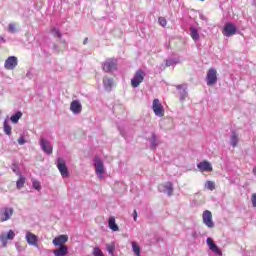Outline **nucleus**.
I'll use <instances>...</instances> for the list:
<instances>
[{
	"mask_svg": "<svg viewBox=\"0 0 256 256\" xmlns=\"http://www.w3.org/2000/svg\"><path fill=\"white\" fill-rule=\"evenodd\" d=\"M83 110V106L81 105V102L79 100H73L70 104V111L74 113V115H79L81 111Z\"/></svg>",
	"mask_w": 256,
	"mask_h": 256,
	"instance_id": "nucleus-16",
	"label": "nucleus"
},
{
	"mask_svg": "<svg viewBox=\"0 0 256 256\" xmlns=\"http://www.w3.org/2000/svg\"><path fill=\"white\" fill-rule=\"evenodd\" d=\"M39 145L41 147V150L47 155L53 154V145H51V142H49V140L45 138H40Z\"/></svg>",
	"mask_w": 256,
	"mask_h": 256,
	"instance_id": "nucleus-8",
	"label": "nucleus"
},
{
	"mask_svg": "<svg viewBox=\"0 0 256 256\" xmlns=\"http://www.w3.org/2000/svg\"><path fill=\"white\" fill-rule=\"evenodd\" d=\"M134 221H137V210H134Z\"/></svg>",
	"mask_w": 256,
	"mask_h": 256,
	"instance_id": "nucleus-42",
	"label": "nucleus"
},
{
	"mask_svg": "<svg viewBox=\"0 0 256 256\" xmlns=\"http://www.w3.org/2000/svg\"><path fill=\"white\" fill-rule=\"evenodd\" d=\"M32 187L33 189H36V191H41V182L37 180H33Z\"/></svg>",
	"mask_w": 256,
	"mask_h": 256,
	"instance_id": "nucleus-34",
	"label": "nucleus"
},
{
	"mask_svg": "<svg viewBox=\"0 0 256 256\" xmlns=\"http://www.w3.org/2000/svg\"><path fill=\"white\" fill-rule=\"evenodd\" d=\"M94 167L98 179H103V175H105V164H103V160L99 156L94 158Z\"/></svg>",
	"mask_w": 256,
	"mask_h": 256,
	"instance_id": "nucleus-1",
	"label": "nucleus"
},
{
	"mask_svg": "<svg viewBox=\"0 0 256 256\" xmlns=\"http://www.w3.org/2000/svg\"><path fill=\"white\" fill-rule=\"evenodd\" d=\"M144 80L145 71L139 69L135 72L133 78L131 79V86L134 87V89H136L137 87H139V85H141V83H143Z\"/></svg>",
	"mask_w": 256,
	"mask_h": 256,
	"instance_id": "nucleus-2",
	"label": "nucleus"
},
{
	"mask_svg": "<svg viewBox=\"0 0 256 256\" xmlns=\"http://www.w3.org/2000/svg\"><path fill=\"white\" fill-rule=\"evenodd\" d=\"M8 31H9V33H16L17 32V28L15 26V23H10L9 24Z\"/></svg>",
	"mask_w": 256,
	"mask_h": 256,
	"instance_id": "nucleus-37",
	"label": "nucleus"
},
{
	"mask_svg": "<svg viewBox=\"0 0 256 256\" xmlns=\"http://www.w3.org/2000/svg\"><path fill=\"white\" fill-rule=\"evenodd\" d=\"M103 84L106 91H111V88L113 87V79L105 77L103 79Z\"/></svg>",
	"mask_w": 256,
	"mask_h": 256,
	"instance_id": "nucleus-23",
	"label": "nucleus"
},
{
	"mask_svg": "<svg viewBox=\"0 0 256 256\" xmlns=\"http://www.w3.org/2000/svg\"><path fill=\"white\" fill-rule=\"evenodd\" d=\"M177 91H179L180 101H185V98L189 96L187 93V84L177 85Z\"/></svg>",
	"mask_w": 256,
	"mask_h": 256,
	"instance_id": "nucleus-18",
	"label": "nucleus"
},
{
	"mask_svg": "<svg viewBox=\"0 0 256 256\" xmlns=\"http://www.w3.org/2000/svg\"><path fill=\"white\" fill-rule=\"evenodd\" d=\"M54 256H67L69 254V247L61 245L59 249L53 251Z\"/></svg>",
	"mask_w": 256,
	"mask_h": 256,
	"instance_id": "nucleus-19",
	"label": "nucleus"
},
{
	"mask_svg": "<svg viewBox=\"0 0 256 256\" xmlns=\"http://www.w3.org/2000/svg\"><path fill=\"white\" fill-rule=\"evenodd\" d=\"M13 213L15 210L11 207H3L0 209V221L1 223H5V221H9L11 217H13Z\"/></svg>",
	"mask_w": 256,
	"mask_h": 256,
	"instance_id": "nucleus-3",
	"label": "nucleus"
},
{
	"mask_svg": "<svg viewBox=\"0 0 256 256\" xmlns=\"http://www.w3.org/2000/svg\"><path fill=\"white\" fill-rule=\"evenodd\" d=\"M152 110L156 117H164L165 109L163 108V104L159 101V99H154L152 103Z\"/></svg>",
	"mask_w": 256,
	"mask_h": 256,
	"instance_id": "nucleus-4",
	"label": "nucleus"
},
{
	"mask_svg": "<svg viewBox=\"0 0 256 256\" xmlns=\"http://www.w3.org/2000/svg\"><path fill=\"white\" fill-rule=\"evenodd\" d=\"M158 21L162 27H165L167 25V20L163 17H160Z\"/></svg>",
	"mask_w": 256,
	"mask_h": 256,
	"instance_id": "nucleus-38",
	"label": "nucleus"
},
{
	"mask_svg": "<svg viewBox=\"0 0 256 256\" xmlns=\"http://www.w3.org/2000/svg\"><path fill=\"white\" fill-rule=\"evenodd\" d=\"M224 37H233L237 33V26L235 24L228 22L224 25L222 30Z\"/></svg>",
	"mask_w": 256,
	"mask_h": 256,
	"instance_id": "nucleus-5",
	"label": "nucleus"
},
{
	"mask_svg": "<svg viewBox=\"0 0 256 256\" xmlns=\"http://www.w3.org/2000/svg\"><path fill=\"white\" fill-rule=\"evenodd\" d=\"M3 129H4L5 135L11 136L12 128H11V125H9V118H6L4 120Z\"/></svg>",
	"mask_w": 256,
	"mask_h": 256,
	"instance_id": "nucleus-22",
	"label": "nucleus"
},
{
	"mask_svg": "<svg viewBox=\"0 0 256 256\" xmlns=\"http://www.w3.org/2000/svg\"><path fill=\"white\" fill-rule=\"evenodd\" d=\"M108 227L111 231H119V226L115 222V217L111 216L108 220Z\"/></svg>",
	"mask_w": 256,
	"mask_h": 256,
	"instance_id": "nucleus-20",
	"label": "nucleus"
},
{
	"mask_svg": "<svg viewBox=\"0 0 256 256\" xmlns=\"http://www.w3.org/2000/svg\"><path fill=\"white\" fill-rule=\"evenodd\" d=\"M238 143H239V136L237 135L236 132H232L230 137V145H232V147H237Z\"/></svg>",
	"mask_w": 256,
	"mask_h": 256,
	"instance_id": "nucleus-25",
	"label": "nucleus"
},
{
	"mask_svg": "<svg viewBox=\"0 0 256 256\" xmlns=\"http://www.w3.org/2000/svg\"><path fill=\"white\" fill-rule=\"evenodd\" d=\"M190 36L193 39V41H199V30H197L195 26L190 27Z\"/></svg>",
	"mask_w": 256,
	"mask_h": 256,
	"instance_id": "nucleus-21",
	"label": "nucleus"
},
{
	"mask_svg": "<svg viewBox=\"0 0 256 256\" xmlns=\"http://www.w3.org/2000/svg\"><path fill=\"white\" fill-rule=\"evenodd\" d=\"M17 65H19V60H17V57L9 56L4 62V69H7V71H13Z\"/></svg>",
	"mask_w": 256,
	"mask_h": 256,
	"instance_id": "nucleus-9",
	"label": "nucleus"
},
{
	"mask_svg": "<svg viewBox=\"0 0 256 256\" xmlns=\"http://www.w3.org/2000/svg\"><path fill=\"white\" fill-rule=\"evenodd\" d=\"M200 19L205 20V16L200 15Z\"/></svg>",
	"mask_w": 256,
	"mask_h": 256,
	"instance_id": "nucleus-44",
	"label": "nucleus"
},
{
	"mask_svg": "<svg viewBox=\"0 0 256 256\" xmlns=\"http://www.w3.org/2000/svg\"><path fill=\"white\" fill-rule=\"evenodd\" d=\"M51 33H52V35H54V37H58L59 39H61V37H62V34L58 28H52Z\"/></svg>",
	"mask_w": 256,
	"mask_h": 256,
	"instance_id": "nucleus-35",
	"label": "nucleus"
},
{
	"mask_svg": "<svg viewBox=\"0 0 256 256\" xmlns=\"http://www.w3.org/2000/svg\"><path fill=\"white\" fill-rule=\"evenodd\" d=\"M92 255L93 256H105L103 254V251H101V248H99V247H94V249L92 251Z\"/></svg>",
	"mask_w": 256,
	"mask_h": 256,
	"instance_id": "nucleus-31",
	"label": "nucleus"
},
{
	"mask_svg": "<svg viewBox=\"0 0 256 256\" xmlns=\"http://www.w3.org/2000/svg\"><path fill=\"white\" fill-rule=\"evenodd\" d=\"M102 69L105 71V73H111V71H115V69H117V60L113 58L107 59L103 63Z\"/></svg>",
	"mask_w": 256,
	"mask_h": 256,
	"instance_id": "nucleus-7",
	"label": "nucleus"
},
{
	"mask_svg": "<svg viewBox=\"0 0 256 256\" xmlns=\"http://www.w3.org/2000/svg\"><path fill=\"white\" fill-rule=\"evenodd\" d=\"M206 243H207L210 251H212V253H214V255L223 256V252H221V249H219V247L217 246V244H215L213 239L207 238Z\"/></svg>",
	"mask_w": 256,
	"mask_h": 256,
	"instance_id": "nucleus-14",
	"label": "nucleus"
},
{
	"mask_svg": "<svg viewBox=\"0 0 256 256\" xmlns=\"http://www.w3.org/2000/svg\"><path fill=\"white\" fill-rule=\"evenodd\" d=\"M132 250L136 256H141V247L136 242H132Z\"/></svg>",
	"mask_w": 256,
	"mask_h": 256,
	"instance_id": "nucleus-30",
	"label": "nucleus"
},
{
	"mask_svg": "<svg viewBox=\"0 0 256 256\" xmlns=\"http://www.w3.org/2000/svg\"><path fill=\"white\" fill-rule=\"evenodd\" d=\"M16 249L19 252L23 251V247H21V245H19V244H16Z\"/></svg>",
	"mask_w": 256,
	"mask_h": 256,
	"instance_id": "nucleus-41",
	"label": "nucleus"
},
{
	"mask_svg": "<svg viewBox=\"0 0 256 256\" xmlns=\"http://www.w3.org/2000/svg\"><path fill=\"white\" fill-rule=\"evenodd\" d=\"M205 187L206 189H209V191H215V182L207 181Z\"/></svg>",
	"mask_w": 256,
	"mask_h": 256,
	"instance_id": "nucleus-33",
	"label": "nucleus"
},
{
	"mask_svg": "<svg viewBox=\"0 0 256 256\" xmlns=\"http://www.w3.org/2000/svg\"><path fill=\"white\" fill-rule=\"evenodd\" d=\"M26 141H25V138L23 136H21L19 139H18V144L19 145H25Z\"/></svg>",
	"mask_w": 256,
	"mask_h": 256,
	"instance_id": "nucleus-40",
	"label": "nucleus"
},
{
	"mask_svg": "<svg viewBox=\"0 0 256 256\" xmlns=\"http://www.w3.org/2000/svg\"><path fill=\"white\" fill-rule=\"evenodd\" d=\"M197 168L202 173H204V172L209 173V172L213 171V166L211 165V162H209L207 160H204V161L198 163Z\"/></svg>",
	"mask_w": 256,
	"mask_h": 256,
	"instance_id": "nucleus-15",
	"label": "nucleus"
},
{
	"mask_svg": "<svg viewBox=\"0 0 256 256\" xmlns=\"http://www.w3.org/2000/svg\"><path fill=\"white\" fill-rule=\"evenodd\" d=\"M202 219L204 225L209 229H213L215 227V222H213V214L209 210H205L202 214Z\"/></svg>",
	"mask_w": 256,
	"mask_h": 256,
	"instance_id": "nucleus-6",
	"label": "nucleus"
},
{
	"mask_svg": "<svg viewBox=\"0 0 256 256\" xmlns=\"http://www.w3.org/2000/svg\"><path fill=\"white\" fill-rule=\"evenodd\" d=\"M22 117H23V112L18 111L17 113H15L10 117V121L14 124H17L19 123V119H21Z\"/></svg>",
	"mask_w": 256,
	"mask_h": 256,
	"instance_id": "nucleus-26",
	"label": "nucleus"
},
{
	"mask_svg": "<svg viewBox=\"0 0 256 256\" xmlns=\"http://www.w3.org/2000/svg\"><path fill=\"white\" fill-rule=\"evenodd\" d=\"M25 185V176L19 175V179L16 181V187L17 189H22V187Z\"/></svg>",
	"mask_w": 256,
	"mask_h": 256,
	"instance_id": "nucleus-27",
	"label": "nucleus"
},
{
	"mask_svg": "<svg viewBox=\"0 0 256 256\" xmlns=\"http://www.w3.org/2000/svg\"><path fill=\"white\" fill-rule=\"evenodd\" d=\"M15 239V232L13 230H9L8 233L0 234V241L3 247H7V241H13Z\"/></svg>",
	"mask_w": 256,
	"mask_h": 256,
	"instance_id": "nucleus-12",
	"label": "nucleus"
},
{
	"mask_svg": "<svg viewBox=\"0 0 256 256\" xmlns=\"http://www.w3.org/2000/svg\"><path fill=\"white\" fill-rule=\"evenodd\" d=\"M85 43H87V38H85V40H84V44H85Z\"/></svg>",
	"mask_w": 256,
	"mask_h": 256,
	"instance_id": "nucleus-45",
	"label": "nucleus"
},
{
	"mask_svg": "<svg viewBox=\"0 0 256 256\" xmlns=\"http://www.w3.org/2000/svg\"><path fill=\"white\" fill-rule=\"evenodd\" d=\"M251 201H252V206L256 207V193L252 194Z\"/></svg>",
	"mask_w": 256,
	"mask_h": 256,
	"instance_id": "nucleus-39",
	"label": "nucleus"
},
{
	"mask_svg": "<svg viewBox=\"0 0 256 256\" xmlns=\"http://www.w3.org/2000/svg\"><path fill=\"white\" fill-rule=\"evenodd\" d=\"M164 189H166L167 195H169V197L173 195V183L166 182V184L164 185Z\"/></svg>",
	"mask_w": 256,
	"mask_h": 256,
	"instance_id": "nucleus-28",
	"label": "nucleus"
},
{
	"mask_svg": "<svg viewBox=\"0 0 256 256\" xmlns=\"http://www.w3.org/2000/svg\"><path fill=\"white\" fill-rule=\"evenodd\" d=\"M11 169L16 175H21V171L19 170V166L17 164H12Z\"/></svg>",
	"mask_w": 256,
	"mask_h": 256,
	"instance_id": "nucleus-36",
	"label": "nucleus"
},
{
	"mask_svg": "<svg viewBox=\"0 0 256 256\" xmlns=\"http://www.w3.org/2000/svg\"><path fill=\"white\" fill-rule=\"evenodd\" d=\"M26 242L31 247H39V237L32 232L27 231L25 236Z\"/></svg>",
	"mask_w": 256,
	"mask_h": 256,
	"instance_id": "nucleus-13",
	"label": "nucleus"
},
{
	"mask_svg": "<svg viewBox=\"0 0 256 256\" xmlns=\"http://www.w3.org/2000/svg\"><path fill=\"white\" fill-rule=\"evenodd\" d=\"M179 59H168L166 60V67H172V65H177Z\"/></svg>",
	"mask_w": 256,
	"mask_h": 256,
	"instance_id": "nucleus-32",
	"label": "nucleus"
},
{
	"mask_svg": "<svg viewBox=\"0 0 256 256\" xmlns=\"http://www.w3.org/2000/svg\"><path fill=\"white\" fill-rule=\"evenodd\" d=\"M192 236H193V237H197V232H193V233H192Z\"/></svg>",
	"mask_w": 256,
	"mask_h": 256,
	"instance_id": "nucleus-43",
	"label": "nucleus"
},
{
	"mask_svg": "<svg viewBox=\"0 0 256 256\" xmlns=\"http://www.w3.org/2000/svg\"><path fill=\"white\" fill-rule=\"evenodd\" d=\"M106 249H107L109 255L114 256L115 255V242L107 244Z\"/></svg>",
	"mask_w": 256,
	"mask_h": 256,
	"instance_id": "nucleus-29",
	"label": "nucleus"
},
{
	"mask_svg": "<svg viewBox=\"0 0 256 256\" xmlns=\"http://www.w3.org/2000/svg\"><path fill=\"white\" fill-rule=\"evenodd\" d=\"M206 83L209 87L217 83V70L215 68H210L206 75Z\"/></svg>",
	"mask_w": 256,
	"mask_h": 256,
	"instance_id": "nucleus-10",
	"label": "nucleus"
},
{
	"mask_svg": "<svg viewBox=\"0 0 256 256\" xmlns=\"http://www.w3.org/2000/svg\"><path fill=\"white\" fill-rule=\"evenodd\" d=\"M57 167L63 178L69 177V169H67V164L63 158L57 159Z\"/></svg>",
	"mask_w": 256,
	"mask_h": 256,
	"instance_id": "nucleus-11",
	"label": "nucleus"
},
{
	"mask_svg": "<svg viewBox=\"0 0 256 256\" xmlns=\"http://www.w3.org/2000/svg\"><path fill=\"white\" fill-rule=\"evenodd\" d=\"M150 147L151 149H153V151H155V149H157V147L159 146V140H157V135H155V133L152 134V138L150 139Z\"/></svg>",
	"mask_w": 256,
	"mask_h": 256,
	"instance_id": "nucleus-24",
	"label": "nucleus"
},
{
	"mask_svg": "<svg viewBox=\"0 0 256 256\" xmlns=\"http://www.w3.org/2000/svg\"><path fill=\"white\" fill-rule=\"evenodd\" d=\"M67 241H69V237L67 235H59L52 240V243L55 247H61V245H65Z\"/></svg>",
	"mask_w": 256,
	"mask_h": 256,
	"instance_id": "nucleus-17",
	"label": "nucleus"
}]
</instances>
